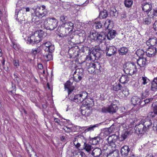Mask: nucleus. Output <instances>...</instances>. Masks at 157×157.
<instances>
[{
  "label": "nucleus",
  "instance_id": "1",
  "mask_svg": "<svg viewBox=\"0 0 157 157\" xmlns=\"http://www.w3.org/2000/svg\"><path fill=\"white\" fill-rule=\"evenodd\" d=\"M58 23L57 20L54 17H48L45 19L44 25L47 29L52 30L57 26Z\"/></svg>",
  "mask_w": 157,
  "mask_h": 157
},
{
  "label": "nucleus",
  "instance_id": "2",
  "mask_svg": "<svg viewBox=\"0 0 157 157\" xmlns=\"http://www.w3.org/2000/svg\"><path fill=\"white\" fill-rule=\"evenodd\" d=\"M124 72L128 75H132L137 71L136 65L133 62H126L124 65Z\"/></svg>",
  "mask_w": 157,
  "mask_h": 157
},
{
  "label": "nucleus",
  "instance_id": "3",
  "mask_svg": "<svg viewBox=\"0 0 157 157\" xmlns=\"http://www.w3.org/2000/svg\"><path fill=\"white\" fill-rule=\"evenodd\" d=\"M118 104V101L115 100L113 101L111 105L108 107H102L101 109V111L103 113H115L118 109L117 105Z\"/></svg>",
  "mask_w": 157,
  "mask_h": 157
},
{
  "label": "nucleus",
  "instance_id": "4",
  "mask_svg": "<svg viewBox=\"0 0 157 157\" xmlns=\"http://www.w3.org/2000/svg\"><path fill=\"white\" fill-rule=\"evenodd\" d=\"M103 46V45L99 44L98 48V47H95V48L91 52V54L93 55L96 59H98L101 57L103 51L105 49V48L102 47L101 48V46Z\"/></svg>",
  "mask_w": 157,
  "mask_h": 157
},
{
  "label": "nucleus",
  "instance_id": "5",
  "mask_svg": "<svg viewBox=\"0 0 157 157\" xmlns=\"http://www.w3.org/2000/svg\"><path fill=\"white\" fill-rule=\"evenodd\" d=\"M15 13V17L17 21L19 22L25 21L26 13L25 11L21 10H18L16 9Z\"/></svg>",
  "mask_w": 157,
  "mask_h": 157
},
{
  "label": "nucleus",
  "instance_id": "6",
  "mask_svg": "<svg viewBox=\"0 0 157 157\" xmlns=\"http://www.w3.org/2000/svg\"><path fill=\"white\" fill-rule=\"evenodd\" d=\"M57 31V35L59 37L63 38L67 36L70 33L68 30L65 28L62 25L58 27Z\"/></svg>",
  "mask_w": 157,
  "mask_h": 157
},
{
  "label": "nucleus",
  "instance_id": "7",
  "mask_svg": "<svg viewBox=\"0 0 157 157\" xmlns=\"http://www.w3.org/2000/svg\"><path fill=\"white\" fill-rule=\"evenodd\" d=\"M104 48H106V56L109 57H111L114 55L117 52V49L114 46H109L107 47L105 44L103 45Z\"/></svg>",
  "mask_w": 157,
  "mask_h": 157
},
{
  "label": "nucleus",
  "instance_id": "8",
  "mask_svg": "<svg viewBox=\"0 0 157 157\" xmlns=\"http://www.w3.org/2000/svg\"><path fill=\"white\" fill-rule=\"evenodd\" d=\"M118 138L117 136L115 134L111 135L109 136L107 139L108 143L110 146H111L112 148H116V144L115 143Z\"/></svg>",
  "mask_w": 157,
  "mask_h": 157
},
{
  "label": "nucleus",
  "instance_id": "9",
  "mask_svg": "<svg viewBox=\"0 0 157 157\" xmlns=\"http://www.w3.org/2000/svg\"><path fill=\"white\" fill-rule=\"evenodd\" d=\"M41 46L45 52H53L55 49V46L49 41L44 42Z\"/></svg>",
  "mask_w": 157,
  "mask_h": 157
},
{
  "label": "nucleus",
  "instance_id": "10",
  "mask_svg": "<svg viewBox=\"0 0 157 157\" xmlns=\"http://www.w3.org/2000/svg\"><path fill=\"white\" fill-rule=\"evenodd\" d=\"M135 130L138 134H144L148 130V128L145 127L142 123L136 125Z\"/></svg>",
  "mask_w": 157,
  "mask_h": 157
},
{
  "label": "nucleus",
  "instance_id": "11",
  "mask_svg": "<svg viewBox=\"0 0 157 157\" xmlns=\"http://www.w3.org/2000/svg\"><path fill=\"white\" fill-rule=\"evenodd\" d=\"M41 38L36 36L35 34L32 35L30 37H28V41L30 44H34L38 43L41 40Z\"/></svg>",
  "mask_w": 157,
  "mask_h": 157
},
{
  "label": "nucleus",
  "instance_id": "12",
  "mask_svg": "<svg viewBox=\"0 0 157 157\" xmlns=\"http://www.w3.org/2000/svg\"><path fill=\"white\" fill-rule=\"evenodd\" d=\"M64 88L65 90L67 91L68 96L72 93V92L74 89L72 83L69 80L67 81L64 84Z\"/></svg>",
  "mask_w": 157,
  "mask_h": 157
},
{
  "label": "nucleus",
  "instance_id": "13",
  "mask_svg": "<svg viewBox=\"0 0 157 157\" xmlns=\"http://www.w3.org/2000/svg\"><path fill=\"white\" fill-rule=\"evenodd\" d=\"M156 49L154 46L148 48L146 52V55L150 57L154 56L156 53Z\"/></svg>",
  "mask_w": 157,
  "mask_h": 157
},
{
  "label": "nucleus",
  "instance_id": "14",
  "mask_svg": "<svg viewBox=\"0 0 157 157\" xmlns=\"http://www.w3.org/2000/svg\"><path fill=\"white\" fill-rule=\"evenodd\" d=\"M68 97L69 99L73 101L78 103L82 102V101H80V99L81 98L80 97L79 94H76L72 93Z\"/></svg>",
  "mask_w": 157,
  "mask_h": 157
},
{
  "label": "nucleus",
  "instance_id": "15",
  "mask_svg": "<svg viewBox=\"0 0 157 157\" xmlns=\"http://www.w3.org/2000/svg\"><path fill=\"white\" fill-rule=\"evenodd\" d=\"M152 6L151 2H145L142 5V10L147 13L151 10Z\"/></svg>",
  "mask_w": 157,
  "mask_h": 157
},
{
  "label": "nucleus",
  "instance_id": "16",
  "mask_svg": "<svg viewBox=\"0 0 157 157\" xmlns=\"http://www.w3.org/2000/svg\"><path fill=\"white\" fill-rule=\"evenodd\" d=\"M130 151V149L128 146L127 145H124L121 148L120 152L121 156L124 157H125L128 156Z\"/></svg>",
  "mask_w": 157,
  "mask_h": 157
},
{
  "label": "nucleus",
  "instance_id": "17",
  "mask_svg": "<svg viewBox=\"0 0 157 157\" xmlns=\"http://www.w3.org/2000/svg\"><path fill=\"white\" fill-rule=\"evenodd\" d=\"M84 105L87 106V108H91L94 106V101L92 98H87L85 101L83 103Z\"/></svg>",
  "mask_w": 157,
  "mask_h": 157
},
{
  "label": "nucleus",
  "instance_id": "18",
  "mask_svg": "<svg viewBox=\"0 0 157 157\" xmlns=\"http://www.w3.org/2000/svg\"><path fill=\"white\" fill-rule=\"evenodd\" d=\"M61 25L66 29L68 30L70 33L73 30L74 28V24L70 21L65 22L62 24Z\"/></svg>",
  "mask_w": 157,
  "mask_h": 157
},
{
  "label": "nucleus",
  "instance_id": "19",
  "mask_svg": "<svg viewBox=\"0 0 157 157\" xmlns=\"http://www.w3.org/2000/svg\"><path fill=\"white\" fill-rule=\"evenodd\" d=\"M119 151L116 148H112V151H109L107 155V157H118Z\"/></svg>",
  "mask_w": 157,
  "mask_h": 157
},
{
  "label": "nucleus",
  "instance_id": "20",
  "mask_svg": "<svg viewBox=\"0 0 157 157\" xmlns=\"http://www.w3.org/2000/svg\"><path fill=\"white\" fill-rule=\"evenodd\" d=\"M31 17H32L31 21V22H34L37 24H40L42 23L41 21L40 20L39 17H39L38 16L36 15V14H35V12L34 14H31Z\"/></svg>",
  "mask_w": 157,
  "mask_h": 157
},
{
  "label": "nucleus",
  "instance_id": "21",
  "mask_svg": "<svg viewBox=\"0 0 157 157\" xmlns=\"http://www.w3.org/2000/svg\"><path fill=\"white\" fill-rule=\"evenodd\" d=\"M141 123L145 127L148 128V130L152 125L151 120L148 118H145V119L142 120Z\"/></svg>",
  "mask_w": 157,
  "mask_h": 157
},
{
  "label": "nucleus",
  "instance_id": "22",
  "mask_svg": "<svg viewBox=\"0 0 157 157\" xmlns=\"http://www.w3.org/2000/svg\"><path fill=\"white\" fill-rule=\"evenodd\" d=\"M147 61L146 58H139V59L137 60V63L140 67H143L146 65Z\"/></svg>",
  "mask_w": 157,
  "mask_h": 157
},
{
  "label": "nucleus",
  "instance_id": "23",
  "mask_svg": "<svg viewBox=\"0 0 157 157\" xmlns=\"http://www.w3.org/2000/svg\"><path fill=\"white\" fill-rule=\"evenodd\" d=\"M92 112V109L91 108L86 107L84 109L81 110V113L82 115L85 117L89 116Z\"/></svg>",
  "mask_w": 157,
  "mask_h": 157
},
{
  "label": "nucleus",
  "instance_id": "24",
  "mask_svg": "<svg viewBox=\"0 0 157 157\" xmlns=\"http://www.w3.org/2000/svg\"><path fill=\"white\" fill-rule=\"evenodd\" d=\"M116 34L117 33L116 30L113 29L109 30L107 35V39L110 40L111 39L114 38Z\"/></svg>",
  "mask_w": 157,
  "mask_h": 157
},
{
  "label": "nucleus",
  "instance_id": "25",
  "mask_svg": "<svg viewBox=\"0 0 157 157\" xmlns=\"http://www.w3.org/2000/svg\"><path fill=\"white\" fill-rule=\"evenodd\" d=\"M39 10L36 11L35 14H36V15L38 16L39 17H43L45 16L47 13L48 12L47 10H44L41 9V8H39Z\"/></svg>",
  "mask_w": 157,
  "mask_h": 157
},
{
  "label": "nucleus",
  "instance_id": "26",
  "mask_svg": "<svg viewBox=\"0 0 157 157\" xmlns=\"http://www.w3.org/2000/svg\"><path fill=\"white\" fill-rule=\"evenodd\" d=\"M101 153V149L96 148L93 149L91 153V155L94 157H99Z\"/></svg>",
  "mask_w": 157,
  "mask_h": 157
},
{
  "label": "nucleus",
  "instance_id": "27",
  "mask_svg": "<svg viewBox=\"0 0 157 157\" xmlns=\"http://www.w3.org/2000/svg\"><path fill=\"white\" fill-rule=\"evenodd\" d=\"M124 85H121L120 83H116L113 86V90L117 91L119 90H121L124 88Z\"/></svg>",
  "mask_w": 157,
  "mask_h": 157
},
{
  "label": "nucleus",
  "instance_id": "28",
  "mask_svg": "<svg viewBox=\"0 0 157 157\" xmlns=\"http://www.w3.org/2000/svg\"><path fill=\"white\" fill-rule=\"evenodd\" d=\"M157 44V39L155 38H150L146 42V44L148 46H154Z\"/></svg>",
  "mask_w": 157,
  "mask_h": 157
},
{
  "label": "nucleus",
  "instance_id": "29",
  "mask_svg": "<svg viewBox=\"0 0 157 157\" xmlns=\"http://www.w3.org/2000/svg\"><path fill=\"white\" fill-rule=\"evenodd\" d=\"M106 36V35L103 33H98L97 41L98 42L101 43L102 41L105 40Z\"/></svg>",
  "mask_w": 157,
  "mask_h": 157
},
{
  "label": "nucleus",
  "instance_id": "30",
  "mask_svg": "<svg viewBox=\"0 0 157 157\" xmlns=\"http://www.w3.org/2000/svg\"><path fill=\"white\" fill-rule=\"evenodd\" d=\"M52 52H48V54L43 55V58L46 61H48L53 59Z\"/></svg>",
  "mask_w": 157,
  "mask_h": 157
},
{
  "label": "nucleus",
  "instance_id": "31",
  "mask_svg": "<svg viewBox=\"0 0 157 157\" xmlns=\"http://www.w3.org/2000/svg\"><path fill=\"white\" fill-rule=\"evenodd\" d=\"M151 90L152 91H156L157 90V78L154 79L153 81L151 82Z\"/></svg>",
  "mask_w": 157,
  "mask_h": 157
},
{
  "label": "nucleus",
  "instance_id": "32",
  "mask_svg": "<svg viewBox=\"0 0 157 157\" xmlns=\"http://www.w3.org/2000/svg\"><path fill=\"white\" fill-rule=\"evenodd\" d=\"M79 94L80 97L81 98L80 99V101H82L83 103L85 101L86 99L87 98L88 94L86 92L83 91L80 92Z\"/></svg>",
  "mask_w": 157,
  "mask_h": 157
},
{
  "label": "nucleus",
  "instance_id": "33",
  "mask_svg": "<svg viewBox=\"0 0 157 157\" xmlns=\"http://www.w3.org/2000/svg\"><path fill=\"white\" fill-rule=\"evenodd\" d=\"M153 106V112H151L150 113L152 117H155V115H157V102H154L152 105Z\"/></svg>",
  "mask_w": 157,
  "mask_h": 157
},
{
  "label": "nucleus",
  "instance_id": "34",
  "mask_svg": "<svg viewBox=\"0 0 157 157\" xmlns=\"http://www.w3.org/2000/svg\"><path fill=\"white\" fill-rule=\"evenodd\" d=\"M128 50V49L127 48L123 47L121 48L119 50V53L121 55H125L127 53Z\"/></svg>",
  "mask_w": 157,
  "mask_h": 157
},
{
  "label": "nucleus",
  "instance_id": "35",
  "mask_svg": "<svg viewBox=\"0 0 157 157\" xmlns=\"http://www.w3.org/2000/svg\"><path fill=\"white\" fill-rule=\"evenodd\" d=\"M140 100L137 97L134 96L131 100L132 103L134 105H136L140 103Z\"/></svg>",
  "mask_w": 157,
  "mask_h": 157
},
{
  "label": "nucleus",
  "instance_id": "36",
  "mask_svg": "<svg viewBox=\"0 0 157 157\" xmlns=\"http://www.w3.org/2000/svg\"><path fill=\"white\" fill-rule=\"evenodd\" d=\"M108 16V13L106 10H104L100 12L99 17L100 18L104 19L106 18Z\"/></svg>",
  "mask_w": 157,
  "mask_h": 157
},
{
  "label": "nucleus",
  "instance_id": "37",
  "mask_svg": "<svg viewBox=\"0 0 157 157\" xmlns=\"http://www.w3.org/2000/svg\"><path fill=\"white\" fill-rule=\"evenodd\" d=\"M119 81L122 84L126 83L128 81V76L124 75H122Z\"/></svg>",
  "mask_w": 157,
  "mask_h": 157
},
{
  "label": "nucleus",
  "instance_id": "38",
  "mask_svg": "<svg viewBox=\"0 0 157 157\" xmlns=\"http://www.w3.org/2000/svg\"><path fill=\"white\" fill-rule=\"evenodd\" d=\"M98 33L94 32H90V35L89 36L90 37L92 40H93L94 41H96L97 40V37H98Z\"/></svg>",
  "mask_w": 157,
  "mask_h": 157
},
{
  "label": "nucleus",
  "instance_id": "39",
  "mask_svg": "<svg viewBox=\"0 0 157 157\" xmlns=\"http://www.w3.org/2000/svg\"><path fill=\"white\" fill-rule=\"evenodd\" d=\"M100 124H97L94 125H91L89 127L87 128L86 129L84 130L85 132L86 133L87 132L89 131H91L94 130V128L97 127Z\"/></svg>",
  "mask_w": 157,
  "mask_h": 157
},
{
  "label": "nucleus",
  "instance_id": "40",
  "mask_svg": "<svg viewBox=\"0 0 157 157\" xmlns=\"http://www.w3.org/2000/svg\"><path fill=\"white\" fill-rule=\"evenodd\" d=\"M83 65L84 64L86 65L84 67L85 69L88 70L89 68H91L93 67H94V63H86L85 62H83L82 63Z\"/></svg>",
  "mask_w": 157,
  "mask_h": 157
},
{
  "label": "nucleus",
  "instance_id": "41",
  "mask_svg": "<svg viewBox=\"0 0 157 157\" xmlns=\"http://www.w3.org/2000/svg\"><path fill=\"white\" fill-rule=\"evenodd\" d=\"M136 54L139 58L144 57L143 56L145 52L142 49H138L136 52Z\"/></svg>",
  "mask_w": 157,
  "mask_h": 157
},
{
  "label": "nucleus",
  "instance_id": "42",
  "mask_svg": "<svg viewBox=\"0 0 157 157\" xmlns=\"http://www.w3.org/2000/svg\"><path fill=\"white\" fill-rule=\"evenodd\" d=\"M78 37L79 40V42L80 43H83L86 39L85 35L82 33H79L78 36Z\"/></svg>",
  "mask_w": 157,
  "mask_h": 157
},
{
  "label": "nucleus",
  "instance_id": "43",
  "mask_svg": "<svg viewBox=\"0 0 157 157\" xmlns=\"http://www.w3.org/2000/svg\"><path fill=\"white\" fill-rule=\"evenodd\" d=\"M74 75H75V74ZM75 75V76H74L73 79V80L76 82H79L82 79V78L83 77L82 74L80 75L78 74Z\"/></svg>",
  "mask_w": 157,
  "mask_h": 157
},
{
  "label": "nucleus",
  "instance_id": "44",
  "mask_svg": "<svg viewBox=\"0 0 157 157\" xmlns=\"http://www.w3.org/2000/svg\"><path fill=\"white\" fill-rule=\"evenodd\" d=\"M140 79L141 81V83L143 85H146L149 82V79L146 77H142L140 78Z\"/></svg>",
  "mask_w": 157,
  "mask_h": 157
},
{
  "label": "nucleus",
  "instance_id": "45",
  "mask_svg": "<svg viewBox=\"0 0 157 157\" xmlns=\"http://www.w3.org/2000/svg\"><path fill=\"white\" fill-rule=\"evenodd\" d=\"M133 3L132 0H125L124 1V4L125 6L127 7H130Z\"/></svg>",
  "mask_w": 157,
  "mask_h": 157
},
{
  "label": "nucleus",
  "instance_id": "46",
  "mask_svg": "<svg viewBox=\"0 0 157 157\" xmlns=\"http://www.w3.org/2000/svg\"><path fill=\"white\" fill-rule=\"evenodd\" d=\"M130 132H125L122 133L121 135V140L123 141L127 138L129 135Z\"/></svg>",
  "mask_w": 157,
  "mask_h": 157
},
{
  "label": "nucleus",
  "instance_id": "47",
  "mask_svg": "<svg viewBox=\"0 0 157 157\" xmlns=\"http://www.w3.org/2000/svg\"><path fill=\"white\" fill-rule=\"evenodd\" d=\"M151 18L150 17H147L144 18L143 23L145 25H149L151 23Z\"/></svg>",
  "mask_w": 157,
  "mask_h": 157
},
{
  "label": "nucleus",
  "instance_id": "48",
  "mask_svg": "<svg viewBox=\"0 0 157 157\" xmlns=\"http://www.w3.org/2000/svg\"><path fill=\"white\" fill-rule=\"evenodd\" d=\"M34 34L41 38L44 34V32L42 30H39L36 31Z\"/></svg>",
  "mask_w": 157,
  "mask_h": 157
},
{
  "label": "nucleus",
  "instance_id": "49",
  "mask_svg": "<svg viewBox=\"0 0 157 157\" xmlns=\"http://www.w3.org/2000/svg\"><path fill=\"white\" fill-rule=\"evenodd\" d=\"M40 51V48L39 47L36 48L35 49H32L31 52L34 56H35L38 53H39Z\"/></svg>",
  "mask_w": 157,
  "mask_h": 157
},
{
  "label": "nucleus",
  "instance_id": "50",
  "mask_svg": "<svg viewBox=\"0 0 157 157\" xmlns=\"http://www.w3.org/2000/svg\"><path fill=\"white\" fill-rule=\"evenodd\" d=\"M121 90H122V93L125 97H127L129 94V90L127 89L126 86H124V88Z\"/></svg>",
  "mask_w": 157,
  "mask_h": 157
},
{
  "label": "nucleus",
  "instance_id": "51",
  "mask_svg": "<svg viewBox=\"0 0 157 157\" xmlns=\"http://www.w3.org/2000/svg\"><path fill=\"white\" fill-rule=\"evenodd\" d=\"M84 148L86 149V151L88 152L89 151L92 149L93 147L89 144H87L86 143H84Z\"/></svg>",
  "mask_w": 157,
  "mask_h": 157
},
{
  "label": "nucleus",
  "instance_id": "52",
  "mask_svg": "<svg viewBox=\"0 0 157 157\" xmlns=\"http://www.w3.org/2000/svg\"><path fill=\"white\" fill-rule=\"evenodd\" d=\"M95 27L96 29H99L102 27V24L100 21H97L95 23Z\"/></svg>",
  "mask_w": 157,
  "mask_h": 157
},
{
  "label": "nucleus",
  "instance_id": "53",
  "mask_svg": "<svg viewBox=\"0 0 157 157\" xmlns=\"http://www.w3.org/2000/svg\"><path fill=\"white\" fill-rule=\"evenodd\" d=\"M77 72L78 74H77L80 75L81 74L82 75V77H83V70L82 68H78L74 72V74L75 73Z\"/></svg>",
  "mask_w": 157,
  "mask_h": 157
},
{
  "label": "nucleus",
  "instance_id": "54",
  "mask_svg": "<svg viewBox=\"0 0 157 157\" xmlns=\"http://www.w3.org/2000/svg\"><path fill=\"white\" fill-rule=\"evenodd\" d=\"M94 67L95 68V70H99L100 71H101V66L100 63L98 62L94 63Z\"/></svg>",
  "mask_w": 157,
  "mask_h": 157
},
{
  "label": "nucleus",
  "instance_id": "55",
  "mask_svg": "<svg viewBox=\"0 0 157 157\" xmlns=\"http://www.w3.org/2000/svg\"><path fill=\"white\" fill-rule=\"evenodd\" d=\"M149 95V91L148 90H146L142 94V98H144L146 97H147Z\"/></svg>",
  "mask_w": 157,
  "mask_h": 157
},
{
  "label": "nucleus",
  "instance_id": "56",
  "mask_svg": "<svg viewBox=\"0 0 157 157\" xmlns=\"http://www.w3.org/2000/svg\"><path fill=\"white\" fill-rule=\"evenodd\" d=\"M67 16L64 15H62L60 17V21H62L63 23L67 22Z\"/></svg>",
  "mask_w": 157,
  "mask_h": 157
},
{
  "label": "nucleus",
  "instance_id": "57",
  "mask_svg": "<svg viewBox=\"0 0 157 157\" xmlns=\"http://www.w3.org/2000/svg\"><path fill=\"white\" fill-rule=\"evenodd\" d=\"M71 126H64L63 129L64 130L65 132L68 133L71 132Z\"/></svg>",
  "mask_w": 157,
  "mask_h": 157
},
{
  "label": "nucleus",
  "instance_id": "58",
  "mask_svg": "<svg viewBox=\"0 0 157 157\" xmlns=\"http://www.w3.org/2000/svg\"><path fill=\"white\" fill-rule=\"evenodd\" d=\"M86 128V127H81L80 126H75V129H76V131H79L80 130V129H82L83 130H84L85 129V128Z\"/></svg>",
  "mask_w": 157,
  "mask_h": 157
},
{
  "label": "nucleus",
  "instance_id": "59",
  "mask_svg": "<svg viewBox=\"0 0 157 157\" xmlns=\"http://www.w3.org/2000/svg\"><path fill=\"white\" fill-rule=\"evenodd\" d=\"M111 13L113 14V16H117L118 13L116 10L114 9L113 10H111Z\"/></svg>",
  "mask_w": 157,
  "mask_h": 157
},
{
  "label": "nucleus",
  "instance_id": "60",
  "mask_svg": "<svg viewBox=\"0 0 157 157\" xmlns=\"http://www.w3.org/2000/svg\"><path fill=\"white\" fill-rule=\"evenodd\" d=\"M13 64L14 66L17 67L19 66V62L18 60H13Z\"/></svg>",
  "mask_w": 157,
  "mask_h": 157
},
{
  "label": "nucleus",
  "instance_id": "61",
  "mask_svg": "<svg viewBox=\"0 0 157 157\" xmlns=\"http://www.w3.org/2000/svg\"><path fill=\"white\" fill-rule=\"evenodd\" d=\"M87 70L89 72L92 73L94 72L95 71V69L94 67H93L91 68H89Z\"/></svg>",
  "mask_w": 157,
  "mask_h": 157
},
{
  "label": "nucleus",
  "instance_id": "62",
  "mask_svg": "<svg viewBox=\"0 0 157 157\" xmlns=\"http://www.w3.org/2000/svg\"><path fill=\"white\" fill-rule=\"evenodd\" d=\"M153 100V98H147L144 100L145 104H147L150 101H151Z\"/></svg>",
  "mask_w": 157,
  "mask_h": 157
},
{
  "label": "nucleus",
  "instance_id": "63",
  "mask_svg": "<svg viewBox=\"0 0 157 157\" xmlns=\"http://www.w3.org/2000/svg\"><path fill=\"white\" fill-rule=\"evenodd\" d=\"M153 28L155 31H157V20L155 21L154 23Z\"/></svg>",
  "mask_w": 157,
  "mask_h": 157
},
{
  "label": "nucleus",
  "instance_id": "64",
  "mask_svg": "<svg viewBox=\"0 0 157 157\" xmlns=\"http://www.w3.org/2000/svg\"><path fill=\"white\" fill-rule=\"evenodd\" d=\"M73 143L77 148L79 149V148L80 146V144L79 143L77 142L76 141H75H75H74Z\"/></svg>",
  "mask_w": 157,
  "mask_h": 157
}]
</instances>
